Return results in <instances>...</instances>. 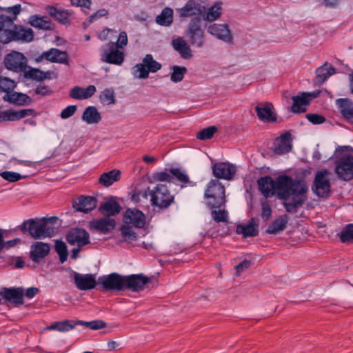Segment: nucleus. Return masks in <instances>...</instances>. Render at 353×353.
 Instances as JSON below:
<instances>
[{
    "instance_id": "8fccbe9b",
    "label": "nucleus",
    "mask_w": 353,
    "mask_h": 353,
    "mask_svg": "<svg viewBox=\"0 0 353 353\" xmlns=\"http://www.w3.org/2000/svg\"><path fill=\"white\" fill-rule=\"evenodd\" d=\"M77 324L79 325H83L93 330H100L106 327V323L100 319L93 320L91 321L77 320Z\"/></svg>"
},
{
    "instance_id": "5701e85b",
    "label": "nucleus",
    "mask_w": 353,
    "mask_h": 353,
    "mask_svg": "<svg viewBox=\"0 0 353 353\" xmlns=\"http://www.w3.org/2000/svg\"><path fill=\"white\" fill-rule=\"evenodd\" d=\"M259 190L267 199L276 193V179L270 176L261 177L258 181Z\"/></svg>"
},
{
    "instance_id": "49530a36",
    "label": "nucleus",
    "mask_w": 353,
    "mask_h": 353,
    "mask_svg": "<svg viewBox=\"0 0 353 353\" xmlns=\"http://www.w3.org/2000/svg\"><path fill=\"white\" fill-rule=\"evenodd\" d=\"M221 14V3L216 2L208 9L205 19L208 21H214L219 18Z\"/></svg>"
},
{
    "instance_id": "a211bd4d",
    "label": "nucleus",
    "mask_w": 353,
    "mask_h": 353,
    "mask_svg": "<svg viewBox=\"0 0 353 353\" xmlns=\"http://www.w3.org/2000/svg\"><path fill=\"white\" fill-rule=\"evenodd\" d=\"M208 32L225 43H230L232 41V36L227 24L213 23L209 26Z\"/></svg>"
},
{
    "instance_id": "2eb2a0df",
    "label": "nucleus",
    "mask_w": 353,
    "mask_h": 353,
    "mask_svg": "<svg viewBox=\"0 0 353 353\" xmlns=\"http://www.w3.org/2000/svg\"><path fill=\"white\" fill-rule=\"evenodd\" d=\"M150 282V279L142 274L125 276V290L139 292Z\"/></svg>"
},
{
    "instance_id": "ea45409f",
    "label": "nucleus",
    "mask_w": 353,
    "mask_h": 353,
    "mask_svg": "<svg viewBox=\"0 0 353 353\" xmlns=\"http://www.w3.org/2000/svg\"><path fill=\"white\" fill-rule=\"evenodd\" d=\"M24 78L28 80L35 81L37 82H42L46 80L44 76V71L39 69L28 66L27 69L23 72Z\"/></svg>"
},
{
    "instance_id": "c03bdc74",
    "label": "nucleus",
    "mask_w": 353,
    "mask_h": 353,
    "mask_svg": "<svg viewBox=\"0 0 353 353\" xmlns=\"http://www.w3.org/2000/svg\"><path fill=\"white\" fill-rule=\"evenodd\" d=\"M50 62L68 64V54L66 52L52 48H50Z\"/></svg>"
},
{
    "instance_id": "cd10ccee",
    "label": "nucleus",
    "mask_w": 353,
    "mask_h": 353,
    "mask_svg": "<svg viewBox=\"0 0 353 353\" xmlns=\"http://www.w3.org/2000/svg\"><path fill=\"white\" fill-rule=\"evenodd\" d=\"M97 91L93 85H90L84 88L80 86H74L70 91V97L76 100L87 99L92 97Z\"/></svg>"
},
{
    "instance_id": "9b49d317",
    "label": "nucleus",
    "mask_w": 353,
    "mask_h": 353,
    "mask_svg": "<svg viewBox=\"0 0 353 353\" xmlns=\"http://www.w3.org/2000/svg\"><path fill=\"white\" fill-rule=\"evenodd\" d=\"M74 283L79 290L88 291L94 289L98 283L95 274H80L74 270L72 271Z\"/></svg>"
},
{
    "instance_id": "338daca9",
    "label": "nucleus",
    "mask_w": 353,
    "mask_h": 353,
    "mask_svg": "<svg viewBox=\"0 0 353 353\" xmlns=\"http://www.w3.org/2000/svg\"><path fill=\"white\" fill-rule=\"evenodd\" d=\"M108 14V11L106 9H100L94 12L93 14L90 15L88 19V24L92 23L94 21H96L102 17H105Z\"/></svg>"
},
{
    "instance_id": "69168bd1",
    "label": "nucleus",
    "mask_w": 353,
    "mask_h": 353,
    "mask_svg": "<svg viewBox=\"0 0 353 353\" xmlns=\"http://www.w3.org/2000/svg\"><path fill=\"white\" fill-rule=\"evenodd\" d=\"M153 179L156 181L171 182L172 177L168 172L162 171L153 174Z\"/></svg>"
},
{
    "instance_id": "052dcab7",
    "label": "nucleus",
    "mask_w": 353,
    "mask_h": 353,
    "mask_svg": "<svg viewBox=\"0 0 353 353\" xmlns=\"http://www.w3.org/2000/svg\"><path fill=\"white\" fill-rule=\"evenodd\" d=\"M30 24L39 29L49 30L50 28V23L46 21L43 17H39L37 16L32 17Z\"/></svg>"
},
{
    "instance_id": "1a4fd4ad",
    "label": "nucleus",
    "mask_w": 353,
    "mask_h": 353,
    "mask_svg": "<svg viewBox=\"0 0 353 353\" xmlns=\"http://www.w3.org/2000/svg\"><path fill=\"white\" fill-rule=\"evenodd\" d=\"M98 283L101 284L105 291H123L125 290V276H123L118 273L103 275L99 277Z\"/></svg>"
},
{
    "instance_id": "c85d7f7f",
    "label": "nucleus",
    "mask_w": 353,
    "mask_h": 353,
    "mask_svg": "<svg viewBox=\"0 0 353 353\" xmlns=\"http://www.w3.org/2000/svg\"><path fill=\"white\" fill-rule=\"evenodd\" d=\"M172 46L181 58L190 59L192 57L193 55L190 46L183 37H179L176 39H172Z\"/></svg>"
},
{
    "instance_id": "a18cd8bd",
    "label": "nucleus",
    "mask_w": 353,
    "mask_h": 353,
    "mask_svg": "<svg viewBox=\"0 0 353 353\" xmlns=\"http://www.w3.org/2000/svg\"><path fill=\"white\" fill-rule=\"evenodd\" d=\"M149 72H156L161 68V65L155 61L152 54H146L142 61Z\"/></svg>"
},
{
    "instance_id": "423d86ee",
    "label": "nucleus",
    "mask_w": 353,
    "mask_h": 353,
    "mask_svg": "<svg viewBox=\"0 0 353 353\" xmlns=\"http://www.w3.org/2000/svg\"><path fill=\"white\" fill-rule=\"evenodd\" d=\"M101 61L114 65H121L125 59L123 52L119 50L114 42H108L100 48Z\"/></svg>"
},
{
    "instance_id": "7c9ffc66",
    "label": "nucleus",
    "mask_w": 353,
    "mask_h": 353,
    "mask_svg": "<svg viewBox=\"0 0 353 353\" xmlns=\"http://www.w3.org/2000/svg\"><path fill=\"white\" fill-rule=\"evenodd\" d=\"M288 216L287 214L280 216L275 219L268 227L266 232L270 234H276L283 231L287 226Z\"/></svg>"
},
{
    "instance_id": "473e14b6",
    "label": "nucleus",
    "mask_w": 353,
    "mask_h": 353,
    "mask_svg": "<svg viewBox=\"0 0 353 353\" xmlns=\"http://www.w3.org/2000/svg\"><path fill=\"white\" fill-rule=\"evenodd\" d=\"M13 30L14 34V41L30 42L34 39V32L31 28L17 26L14 23Z\"/></svg>"
},
{
    "instance_id": "f704fd0d",
    "label": "nucleus",
    "mask_w": 353,
    "mask_h": 353,
    "mask_svg": "<svg viewBox=\"0 0 353 353\" xmlns=\"http://www.w3.org/2000/svg\"><path fill=\"white\" fill-rule=\"evenodd\" d=\"M316 79L321 83H323L330 76L336 73V68L328 62L316 70Z\"/></svg>"
},
{
    "instance_id": "aec40b11",
    "label": "nucleus",
    "mask_w": 353,
    "mask_h": 353,
    "mask_svg": "<svg viewBox=\"0 0 353 353\" xmlns=\"http://www.w3.org/2000/svg\"><path fill=\"white\" fill-rule=\"evenodd\" d=\"M259 219L251 218L246 225L239 224L236 225V232L238 234H242L244 238L254 237L259 234Z\"/></svg>"
},
{
    "instance_id": "dca6fc26",
    "label": "nucleus",
    "mask_w": 353,
    "mask_h": 353,
    "mask_svg": "<svg viewBox=\"0 0 353 353\" xmlns=\"http://www.w3.org/2000/svg\"><path fill=\"white\" fill-rule=\"evenodd\" d=\"M0 295L8 303L17 305L23 304V288H3L0 290Z\"/></svg>"
},
{
    "instance_id": "6ab92c4d",
    "label": "nucleus",
    "mask_w": 353,
    "mask_h": 353,
    "mask_svg": "<svg viewBox=\"0 0 353 353\" xmlns=\"http://www.w3.org/2000/svg\"><path fill=\"white\" fill-rule=\"evenodd\" d=\"M292 148V139L290 132H286L276 138L273 151L276 154H284L291 151Z\"/></svg>"
},
{
    "instance_id": "b1692460",
    "label": "nucleus",
    "mask_w": 353,
    "mask_h": 353,
    "mask_svg": "<svg viewBox=\"0 0 353 353\" xmlns=\"http://www.w3.org/2000/svg\"><path fill=\"white\" fill-rule=\"evenodd\" d=\"M115 226L116 222L114 219L109 217H103L90 222V228L99 231L103 234L110 232L115 228Z\"/></svg>"
},
{
    "instance_id": "774afa93",
    "label": "nucleus",
    "mask_w": 353,
    "mask_h": 353,
    "mask_svg": "<svg viewBox=\"0 0 353 353\" xmlns=\"http://www.w3.org/2000/svg\"><path fill=\"white\" fill-rule=\"evenodd\" d=\"M115 46L119 49H123L128 44V36L127 33L125 31L121 32L119 33L118 39L116 43H114Z\"/></svg>"
},
{
    "instance_id": "6e6d98bb",
    "label": "nucleus",
    "mask_w": 353,
    "mask_h": 353,
    "mask_svg": "<svg viewBox=\"0 0 353 353\" xmlns=\"http://www.w3.org/2000/svg\"><path fill=\"white\" fill-rule=\"evenodd\" d=\"M101 101L105 105L114 104L115 103L114 91L111 89H105L100 95Z\"/></svg>"
},
{
    "instance_id": "39448f33",
    "label": "nucleus",
    "mask_w": 353,
    "mask_h": 353,
    "mask_svg": "<svg viewBox=\"0 0 353 353\" xmlns=\"http://www.w3.org/2000/svg\"><path fill=\"white\" fill-rule=\"evenodd\" d=\"M185 36L192 47L199 49L204 47L205 45V32L201 28V22L199 19L194 18L190 21L185 31Z\"/></svg>"
},
{
    "instance_id": "79ce46f5",
    "label": "nucleus",
    "mask_w": 353,
    "mask_h": 353,
    "mask_svg": "<svg viewBox=\"0 0 353 353\" xmlns=\"http://www.w3.org/2000/svg\"><path fill=\"white\" fill-rule=\"evenodd\" d=\"M173 21V10L170 8H165L159 15L156 17V22L164 26H169Z\"/></svg>"
},
{
    "instance_id": "09e8293b",
    "label": "nucleus",
    "mask_w": 353,
    "mask_h": 353,
    "mask_svg": "<svg viewBox=\"0 0 353 353\" xmlns=\"http://www.w3.org/2000/svg\"><path fill=\"white\" fill-rule=\"evenodd\" d=\"M172 69L170 80L174 83L181 81L187 72V68L184 66L174 65Z\"/></svg>"
},
{
    "instance_id": "f3484780",
    "label": "nucleus",
    "mask_w": 353,
    "mask_h": 353,
    "mask_svg": "<svg viewBox=\"0 0 353 353\" xmlns=\"http://www.w3.org/2000/svg\"><path fill=\"white\" fill-rule=\"evenodd\" d=\"M212 172L217 179L230 180L236 173V167L228 162H219L213 165Z\"/></svg>"
},
{
    "instance_id": "f257e3e1",
    "label": "nucleus",
    "mask_w": 353,
    "mask_h": 353,
    "mask_svg": "<svg viewBox=\"0 0 353 353\" xmlns=\"http://www.w3.org/2000/svg\"><path fill=\"white\" fill-rule=\"evenodd\" d=\"M307 190L308 187L302 179H294L286 174L276 178V192L280 199L287 200L291 196L306 194Z\"/></svg>"
},
{
    "instance_id": "5fc2aeb1",
    "label": "nucleus",
    "mask_w": 353,
    "mask_h": 353,
    "mask_svg": "<svg viewBox=\"0 0 353 353\" xmlns=\"http://www.w3.org/2000/svg\"><path fill=\"white\" fill-rule=\"evenodd\" d=\"M0 176L2 179L11 183L17 182L22 179L26 178V176H23L19 173L12 172V171H4L0 173Z\"/></svg>"
},
{
    "instance_id": "20e7f679",
    "label": "nucleus",
    "mask_w": 353,
    "mask_h": 353,
    "mask_svg": "<svg viewBox=\"0 0 353 353\" xmlns=\"http://www.w3.org/2000/svg\"><path fill=\"white\" fill-rule=\"evenodd\" d=\"M148 191L150 196L152 206L157 208L160 210L168 209L174 203V196L170 192L168 186L164 184H157L153 189Z\"/></svg>"
},
{
    "instance_id": "bb28decb",
    "label": "nucleus",
    "mask_w": 353,
    "mask_h": 353,
    "mask_svg": "<svg viewBox=\"0 0 353 353\" xmlns=\"http://www.w3.org/2000/svg\"><path fill=\"white\" fill-rule=\"evenodd\" d=\"M4 101L18 105H29L32 99L26 94L14 91L8 92L3 97Z\"/></svg>"
},
{
    "instance_id": "ddd939ff",
    "label": "nucleus",
    "mask_w": 353,
    "mask_h": 353,
    "mask_svg": "<svg viewBox=\"0 0 353 353\" xmlns=\"http://www.w3.org/2000/svg\"><path fill=\"white\" fill-rule=\"evenodd\" d=\"M97 200L91 196L81 195L72 201L73 208L80 212L88 213L96 208Z\"/></svg>"
},
{
    "instance_id": "a878e982",
    "label": "nucleus",
    "mask_w": 353,
    "mask_h": 353,
    "mask_svg": "<svg viewBox=\"0 0 353 353\" xmlns=\"http://www.w3.org/2000/svg\"><path fill=\"white\" fill-rule=\"evenodd\" d=\"M272 105L270 103H259L255 107L258 118L263 122H274L276 117L272 110Z\"/></svg>"
},
{
    "instance_id": "e433bc0d",
    "label": "nucleus",
    "mask_w": 353,
    "mask_h": 353,
    "mask_svg": "<svg viewBox=\"0 0 353 353\" xmlns=\"http://www.w3.org/2000/svg\"><path fill=\"white\" fill-rule=\"evenodd\" d=\"M81 118L82 120L88 124L98 123L101 120V116L94 106H88L86 108Z\"/></svg>"
},
{
    "instance_id": "f03ea898",
    "label": "nucleus",
    "mask_w": 353,
    "mask_h": 353,
    "mask_svg": "<svg viewBox=\"0 0 353 353\" xmlns=\"http://www.w3.org/2000/svg\"><path fill=\"white\" fill-rule=\"evenodd\" d=\"M17 228L23 233L28 232L34 239L52 237L55 232L54 226L48 225L46 221L34 219L24 221L21 225L17 226Z\"/></svg>"
},
{
    "instance_id": "72a5a7b5",
    "label": "nucleus",
    "mask_w": 353,
    "mask_h": 353,
    "mask_svg": "<svg viewBox=\"0 0 353 353\" xmlns=\"http://www.w3.org/2000/svg\"><path fill=\"white\" fill-rule=\"evenodd\" d=\"M121 178V171L114 169L101 174L99 183L104 187H109Z\"/></svg>"
},
{
    "instance_id": "37998d69",
    "label": "nucleus",
    "mask_w": 353,
    "mask_h": 353,
    "mask_svg": "<svg viewBox=\"0 0 353 353\" xmlns=\"http://www.w3.org/2000/svg\"><path fill=\"white\" fill-rule=\"evenodd\" d=\"M170 172L172 175L174 176L183 185H189V186L191 187L196 185V183L190 181L189 176L184 171H182L180 168H170Z\"/></svg>"
},
{
    "instance_id": "4d7b16f0",
    "label": "nucleus",
    "mask_w": 353,
    "mask_h": 353,
    "mask_svg": "<svg viewBox=\"0 0 353 353\" xmlns=\"http://www.w3.org/2000/svg\"><path fill=\"white\" fill-rule=\"evenodd\" d=\"M216 131L217 128L215 126L208 127L199 132L196 134V138L202 141L210 139Z\"/></svg>"
},
{
    "instance_id": "9d476101",
    "label": "nucleus",
    "mask_w": 353,
    "mask_h": 353,
    "mask_svg": "<svg viewBox=\"0 0 353 353\" xmlns=\"http://www.w3.org/2000/svg\"><path fill=\"white\" fill-rule=\"evenodd\" d=\"M4 64L8 70L16 72H23L28 68L26 57L22 53L16 51L6 56Z\"/></svg>"
},
{
    "instance_id": "13d9d810",
    "label": "nucleus",
    "mask_w": 353,
    "mask_h": 353,
    "mask_svg": "<svg viewBox=\"0 0 353 353\" xmlns=\"http://www.w3.org/2000/svg\"><path fill=\"white\" fill-rule=\"evenodd\" d=\"M261 218L263 221H267L270 219L272 214V208L268 202V201L265 199L261 201Z\"/></svg>"
},
{
    "instance_id": "7ed1b4c3",
    "label": "nucleus",
    "mask_w": 353,
    "mask_h": 353,
    "mask_svg": "<svg viewBox=\"0 0 353 353\" xmlns=\"http://www.w3.org/2000/svg\"><path fill=\"white\" fill-rule=\"evenodd\" d=\"M204 198L208 208H221L226 202L224 186L219 180L212 179L205 190Z\"/></svg>"
},
{
    "instance_id": "4468645a",
    "label": "nucleus",
    "mask_w": 353,
    "mask_h": 353,
    "mask_svg": "<svg viewBox=\"0 0 353 353\" xmlns=\"http://www.w3.org/2000/svg\"><path fill=\"white\" fill-rule=\"evenodd\" d=\"M123 222L137 228H143L145 225V216L137 208H128L124 213Z\"/></svg>"
},
{
    "instance_id": "c756f323",
    "label": "nucleus",
    "mask_w": 353,
    "mask_h": 353,
    "mask_svg": "<svg viewBox=\"0 0 353 353\" xmlns=\"http://www.w3.org/2000/svg\"><path fill=\"white\" fill-rule=\"evenodd\" d=\"M336 104L341 115L347 121L353 122V102L349 99H339Z\"/></svg>"
},
{
    "instance_id": "bf43d9fd",
    "label": "nucleus",
    "mask_w": 353,
    "mask_h": 353,
    "mask_svg": "<svg viewBox=\"0 0 353 353\" xmlns=\"http://www.w3.org/2000/svg\"><path fill=\"white\" fill-rule=\"evenodd\" d=\"M15 82L13 80L6 77L0 78V90L3 91L5 94L8 92H12L15 88Z\"/></svg>"
},
{
    "instance_id": "f8f14e48",
    "label": "nucleus",
    "mask_w": 353,
    "mask_h": 353,
    "mask_svg": "<svg viewBox=\"0 0 353 353\" xmlns=\"http://www.w3.org/2000/svg\"><path fill=\"white\" fill-rule=\"evenodd\" d=\"M66 240L72 245L81 248L90 243L89 233L83 228H74L66 234Z\"/></svg>"
},
{
    "instance_id": "0e129e2a",
    "label": "nucleus",
    "mask_w": 353,
    "mask_h": 353,
    "mask_svg": "<svg viewBox=\"0 0 353 353\" xmlns=\"http://www.w3.org/2000/svg\"><path fill=\"white\" fill-rule=\"evenodd\" d=\"M306 118L310 123L314 125L321 124L325 121V118L318 114H307Z\"/></svg>"
},
{
    "instance_id": "4c0bfd02",
    "label": "nucleus",
    "mask_w": 353,
    "mask_h": 353,
    "mask_svg": "<svg viewBox=\"0 0 353 353\" xmlns=\"http://www.w3.org/2000/svg\"><path fill=\"white\" fill-rule=\"evenodd\" d=\"M121 210V208L119 203L112 199L103 203L99 208V210L108 216L119 214Z\"/></svg>"
},
{
    "instance_id": "680f3d73",
    "label": "nucleus",
    "mask_w": 353,
    "mask_h": 353,
    "mask_svg": "<svg viewBox=\"0 0 353 353\" xmlns=\"http://www.w3.org/2000/svg\"><path fill=\"white\" fill-rule=\"evenodd\" d=\"M120 231L123 237L127 240L135 241L137 239V235L134 232L130 226L128 225H123L120 228Z\"/></svg>"
},
{
    "instance_id": "412c9836",
    "label": "nucleus",
    "mask_w": 353,
    "mask_h": 353,
    "mask_svg": "<svg viewBox=\"0 0 353 353\" xmlns=\"http://www.w3.org/2000/svg\"><path fill=\"white\" fill-rule=\"evenodd\" d=\"M50 251V246L48 243L37 241L30 247V258L34 263H39L49 254Z\"/></svg>"
},
{
    "instance_id": "c9c22d12",
    "label": "nucleus",
    "mask_w": 353,
    "mask_h": 353,
    "mask_svg": "<svg viewBox=\"0 0 353 353\" xmlns=\"http://www.w3.org/2000/svg\"><path fill=\"white\" fill-rule=\"evenodd\" d=\"M292 112L294 113H303L306 112L307 105H309V99L305 96L304 93L301 95H296L292 97Z\"/></svg>"
},
{
    "instance_id": "864d4df0",
    "label": "nucleus",
    "mask_w": 353,
    "mask_h": 353,
    "mask_svg": "<svg viewBox=\"0 0 353 353\" xmlns=\"http://www.w3.org/2000/svg\"><path fill=\"white\" fill-rule=\"evenodd\" d=\"M340 239L343 243H348L353 241V223L347 224L340 234Z\"/></svg>"
},
{
    "instance_id": "6e6552de",
    "label": "nucleus",
    "mask_w": 353,
    "mask_h": 353,
    "mask_svg": "<svg viewBox=\"0 0 353 353\" xmlns=\"http://www.w3.org/2000/svg\"><path fill=\"white\" fill-rule=\"evenodd\" d=\"M328 175L329 172L326 169L319 171L315 174L312 189L319 197H323L330 192L331 183Z\"/></svg>"
},
{
    "instance_id": "3c124183",
    "label": "nucleus",
    "mask_w": 353,
    "mask_h": 353,
    "mask_svg": "<svg viewBox=\"0 0 353 353\" xmlns=\"http://www.w3.org/2000/svg\"><path fill=\"white\" fill-rule=\"evenodd\" d=\"M216 208L211 209V216L214 221L216 223H228L229 219L228 212L226 210H216Z\"/></svg>"
},
{
    "instance_id": "e2e57ef3",
    "label": "nucleus",
    "mask_w": 353,
    "mask_h": 353,
    "mask_svg": "<svg viewBox=\"0 0 353 353\" xmlns=\"http://www.w3.org/2000/svg\"><path fill=\"white\" fill-rule=\"evenodd\" d=\"M77 106L76 105H70L64 108L60 114V117L63 119L71 117L77 111Z\"/></svg>"
},
{
    "instance_id": "58836bf2",
    "label": "nucleus",
    "mask_w": 353,
    "mask_h": 353,
    "mask_svg": "<svg viewBox=\"0 0 353 353\" xmlns=\"http://www.w3.org/2000/svg\"><path fill=\"white\" fill-rule=\"evenodd\" d=\"M77 325H79L77 321L65 320L51 324L48 329L61 332H67L74 329Z\"/></svg>"
},
{
    "instance_id": "603ef678",
    "label": "nucleus",
    "mask_w": 353,
    "mask_h": 353,
    "mask_svg": "<svg viewBox=\"0 0 353 353\" xmlns=\"http://www.w3.org/2000/svg\"><path fill=\"white\" fill-rule=\"evenodd\" d=\"M132 74L135 78L138 79H147L149 75L148 70H146L143 63L136 64L132 68Z\"/></svg>"
},
{
    "instance_id": "0eeeda50",
    "label": "nucleus",
    "mask_w": 353,
    "mask_h": 353,
    "mask_svg": "<svg viewBox=\"0 0 353 353\" xmlns=\"http://www.w3.org/2000/svg\"><path fill=\"white\" fill-rule=\"evenodd\" d=\"M335 172L342 181L353 179V155L343 154L336 161Z\"/></svg>"
},
{
    "instance_id": "4be33fe9",
    "label": "nucleus",
    "mask_w": 353,
    "mask_h": 353,
    "mask_svg": "<svg viewBox=\"0 0 353 353\" xmlns=\"http://www.w3.org/2000/svg\"><path fill=\"white\" fill-rule=\"evenodd\" d=\"M204 10L205 7L201 5L199 0H189L179 11L181 17H188L200 15Z\"/></svg>"
},
{
    "instance_id": "393cba45",
    "label": "nucleus",
    "mask_w": 353,
    "mask_h": 353,
    "mask_svg": "<svg viewBox=\"0 0 353 353\" xmlns=\"http://www.w3.org/2000/svg\"><path fill=\"white\" fill-rule=\"evenodd\" d=\"M14 22L12 19L7 18L0 21V42L8 43L14 40Z\"/></svg>"
},
{
    "instance_id": "de8ad7c7",
    "label": "nucleus",
    "mask_w": 353,
    "mask_h": 353,
    "mask_svg": "<svg viewBox=\"0 0 353 353\" xmlns=\"http://www.w3.org/2000/svg\"><path fill=\"white\" fill-rule=\"evenodd\" d=\"M54 249L59 256L60 262L63 263L66 261L68 256V252L65 243L61 240H57L55 242Z\"/></svg>"
},
{
    "instance_id": "a19ab883",
    "label": "nucleus",
    "mask_w": 353,
    "mask_h": 353,
    "mask_svg": "<svg viewBox=\"0 0 353 353\" xmlns=\"http://www.w3.org/2000/svg\"><path fill=\"white\" fill-rule=\"evenodd\" d=\"M307 199L305 194L299 196H292V202L284 203L283 206L288 212H295L296 210L302 206Z\"/></svg>"
},
{
    "instance_id": "2f4dec72",
    "label": "nucleus",
    "mask_w": 353,
    "mask_h": 353,
    "mask_svg": "<svg viewBox=\"0 0 353 353\" xmlns=\"http://www.w3.org/2000/svg\"><path fill=\"white\" fill-rule=\"evenodd\" d=\"M48 14L55 20L63 24L69 23V17L72 15V11L69 10L59 9L54 6H48L47 8Z\"/></svg>"
}]
</instances>
